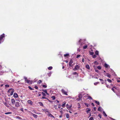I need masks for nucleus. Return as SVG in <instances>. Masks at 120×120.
I'll use <instances>...</instances> for the list:
<instances>
[{
    "instance_id": "f257e3e1",
    "label": "nucleus",
    "mask_w": 120,
    "mask_h": 120,
    "mask_svg": "<svg viewBox=\"0 0 120 120\" xmlns=\"http://www.w3.org/2000/svg\"><path fill=\"white\" fill-rule=\"evenodd\" d=\"M14 92V90L12 88L8 90V93H10L11 92L10 94V95H12L13 94Z\"/></svg>"
},
{
    "instance_id": "a18cd8bd",
    "label": "nucleus",
    "mask_w": 120,
    "mask_h": 120,
    "mask_svg": "<svg viewBox=\"0 0 120 120\" xmlns=\"http://www.w3.org/2000/svg\"><path fill=\"white\" fill-rule=\"evenodd\" d=\"M88 97V99H90L92 100V98H91V97L90 96H89Z\"/></svg>"
},
{
    "instance_id": "69168bd1",
    "label": "nucleus",
    "mask_w": 120,
    "mask_h": 120,
    "mask_svg": "<svg viewBox=\"0 0 120 120\" xmlns=\"http://www.w3.org/2000/svg\"><path fill=\"white\" fill-rule=\"evenodd\" d=\"M110 119H112V120H115L113 119L111 117H110Z\"/></svg>"
},
{
    "instance_id": "0eeeda50",
    "label": "nucleus",
    "mask_w": 120,
    "mask_h": 120,
    "mask_svg": "<svg viewBox=\"0 0 120 120\" xmlns=\"http://www.w3.org/2000/svg\"><path fill=\"white\" fill-rule=\"evenodd\" d=\"M73 63V61L72 60V59H71L69 63V65L71 67L72 66V65H71V64Z\"/></svg>"
},
{
    "instance_id": "4d7b16f0",
    "label": "nucleus",
    "mask_w": 120,
    "mask_h": 120,
    "mask_svg": "<svg viewBox=\"0 0 120 120\" xmlns=\"http://www.w3.org/2000/svg\"><path fill=\"white\" fill-rule=\"evenodd\" d=\"M42 99H47L46 97H44L43 96L42 98Z\"/></svg>"
},
{
    "instance_id": "aec40b11",
    "label": "nucleus",
    "mask_w": 120,
    "mask_h": 120,
    "mask_svg": "<svg viewBox=\"0 0 120 120\" xmlns=\"http://www.w3.org/2000/svg\"><path fill=\"white\" fill-rule=\"evenodd\" d=\"M94 102L97 104L98 105H99L100 103L98 101L96 100H94Z\"/></svg>"
},
{
    "instance_id": "a19ab883",
    "label": "nucleus",
    "mask_w": 120,
    "mask_h": 120,
    "mask_svg": "<svg viewBox=\"0 0 120 120\" xmlns=\"http://www.w3.org/2000/svg\"><path fill=\"white\" fill-rule=\"evenodd\" d=\"M85 105L87 107H88L89 106V104L87 103H85Z\"/></svg>"
},
{
    "instance_id": "a878e982",
    "label": "nucleus",
    "mask_w": 120,
    "mask_h": 120,
    "mask_svg": "<svg viewBox=\"0 0 120 120\" xmlns=\"http://www.w3.org/2000/svg\"><path fill=\"white\" fill-rule=\"evenodd\" d=\"M39 104L41 106H43V105L42 103L41 102H40L39 103Z\"/></svg>"
},
{
    "instance_id": "680f3d73",
    "label": "nucleus",
    "mask_w": 120,
    "mask_h": 120,
    "mask_svg": "<svg viewBox=\"0 0 120 120\" xmlns=\"http://www.w3.org/2000/svg\"><path fill=\"white\" fill-rule=\"evenodd\" d=\"M91 105H92V106H94V103H92Z\"/></svg>"
},
{
    "instance_id": "6ab92c4d",
    "label": "nucleus",
    "mask_w": 120,
    "mask_h": 120,
    "mask_svg": "<svg viewBox=\"0 0 120 120\" xmlns=\"http://www.w3.org/2000/svg\"><path fill=\"white\" fill-rule=\"evenodd\" d=\"M15 118L16 119H18L19 120L22 119L19 116H16L15 117Z\"/></svg>"
},
{
    "instance_id": "6e6d98bb",
    "label": "nucleus",
    "mask_w": 120,
    "mask_h": 120,
    "mask_svg": "<svg viewBox=\"0 0 120 120\" xmlns=\"http://www.w3.org/2000/svg\"><path fill=\"white\" fill-rule=\"evenodd\" d=\"M34 88L36 89H37L38 88V87L36 86H34Z\"/></svg>"
},
{
    "instance_id": "473e14b6",
    "label": "nucleus",
    "mask_w": 120,
    "mask_h": 120,
    "mask_svg": "<svg viewBox=\"0 0 120 120\" xmlns=\"http://www.w3.org/2000/svg\"><path fill=\"white\" fill-rule=\"evenodd\" d=\"M69 55V54H64V57H67Z\"/></svg>"
},
{
    "instance_id": "9d476101",
    "label": "nucleus",
    "mask_w": 120,
    "mask_h": 120,
    "mask_svg": "<svg viewBox=\"0 0 120 120\" xmlns=\"http://www.w3.org/2000/svg\"><path fill=\"white\" fill-rule=\"evenodd\" d=\"M79 69V66L77 65H76L75 68V70H77Z\"/></svg>"
},
{
    "instance_id": "8fccbe9b",
    "label": "nucleus",
    "mask_w": 120,
    "mask_h": 120,
    "mask_svg": "<svg viewBox=\"0 0 120 120\" xmlns=\"http://www.w3.org/2000/svg\"><path fill=\"white\" fill-rule=\"evenodd\" d=\"M41 80H39L38 81V84H40V83H41Z\"/></svg>"
},
{
    "instance_id": "49530a36",
    "label": "nucleus",
    "mask_w": 120,
    "mask_h": 120,
    "mask_svg": "<svg viewBox=\"0 0 120 120\" xmlns=\"http://www.w3.org/2000/svg\"><path fill=\"white\" fill-rule=\"evenodd\" d=\"M92 57L93 58H95L96 57V56L95 55H93Z\"/></svg>"
},
{
    "instance_id": "bf43d9fd",
    "label": "nucleus",
    "mask_w": 120,
    "mask_h": 120,
    "mask_svg": "<svg viewBox=\"0 0 120 120\" xmlns=\"http://www.w3.org/2000/svg\"><path fill=\"white\" fill-rule=\"evenodd\" d=\"M94 54V53L93 52H90V55H93Z\"/></svg>"
},
{
    "instance_id": "4c0bfd02",
    "label": "nucleus",
    "mask_w": 120,
    "mask_h": 120,
    "mask_svg": "<svg viewBox=\"0 0 120 120\" xmlns=\"http://www.w3.org/2000/svg\"><path fill=\"white\" fill-rule=\"evenodd\" d=\"M53 107L55 108V109H57V106L56 105H53Z\"/></svg>"
},
{
    "instance_id": "c03bdc74",
    "label": "nucleus",
    "mask_w": 120,
    "mask_h": 120,
    "mask_svg": "<svg viewBox=\"0 0 120 120\" xmlns=\"http://www.w3.org/2000/svg\"><path fill=\"white\" fill-rule=\"evenodd\" d=\"M97 68L98 69L100 70V69H101V67L100 66H98L97 67Z\"/></svg>"
},
{
    "instance_id": "09e8293b",
    "label": "nucleus",
    "mask_w": 120,
    "mask_h": 120,
    "mask_svg": "<svg viewBox=\"0 0 120 120\" xmlns=\"http://www.w3.org/2000/svg\"><path fill=\"white\" fill-rule=\"evenodd\" d=\"M32 112L35 113H37L34 110H33L32 111Z\"/></svg>"
},
{
    "instance_id": "e2e57ef3",
    "label": "nucleus",
    "mask_w": 120,
    "mask_h": 120,
    "mask_svg": "<svg viewBox=\"0 0 120 120\" xmlns=\"http://www.w3.org/2000/svg\"><path fill=\"white\" fill-rule=\"evenodd\" d=\"M112 91H113V92H114V89L113 88H112Z\"/></svg>"
},
{
    "instance_id": "412c9836",
    "label": "nucleus",
    "mask_w": 120,
    "mask_h": 120,
    "mask_svg": "<svg viewBox=\"0 0 120 120\" xmlns=\"http://www.w3.org/2000/svg\"><path fill=\"white\" fill-rule=\"evenodd\" d=\"M67 108V109L69 110V109H70V107H69L70 106L68 104L66 105Z\"/></svg>"
},
{
    "instance_id": "2f4dec72",
    "label": "nucleus",
    "mask_w": 120,
    "mask_h": 120,
    "mask_svg": "<svg viewBox=\"0 0 120 120\" xmlns=\"http://www.w3.org/2000/svg\"><path fill=\"white\" fill-rule=\"evenodd\" d=\"M52 68V67L50 66L48 68V69L49 70H51Z\"/></svg>"
},
{
    "instance_id": "6e6552de",
    "label": "nucleus",
    "mask_w": 120,
    "mask_h": 120,
    "mask_svg": "<svg viewBox=\"0 0 120 120\" xmlns=\"http://www.w3.org/2000/svg\"><path fill=\"white\" fill-rule=\"evenodd\" d=\"M26 82L28 84H31L32 82V81L30 80H26Z\"/></svg>"
},
{
    "instance_id": "79ce46f5",
    "label": "nucleus",
    "mask_w": 120,
    "mask_h": 120,
    "mask_svg": "<svg viewBox=\"0 0 120 120\" xmlns=\"http://www.w3.org/2000/svg\"><path fill=\"white\" fill-rule=\"evenodd\" d=\"M90 120H94L93 117H90L89 119Z\"/></svg>"
},
{
    "instance_id": "37998d69",
    "label": "nucleus",
    "mask_w": 120,
    "mask_h": 120,
    "mask_svg": "<svg viewBox=\"0 0 120 120\" xmlns=\"http://www.w3.org/2000/svg\"><path fill=\"white\" fill-rule=\"evenodd\" d=\"M94 63L96 64H98V63L96 61H95L94 62Z\"/></svg>"
},
{
    "instance_id": "58836bf2",
    "label": "nucleus",
    "mask_w": 120,
    "mask_h": 120,
    "mask_svg": "<svg viewBox=\"0 0 120 120\" xmlns=\"http://www.w3.org/2000/svg\"><path fill=\"white\" fill-rule=\"evenodd\" d=\"M53 100H54L55 99V96H53L51 97Z\"/></svg>"
},
{
    "instance_id": "39448f33",
    "label": "nucleus",
    "mask_w": 120,
    "mask_h": 120,
    "mask_svg": "<svg viewBox=\"0 0 120 120\" xmlns=\"http://www.w3.org/2000/svg\"><path fill=\"white\" fill-rule=\"evenodd\" d=\"M61 90L63 94L66 95H68L67 92H66L64 90V89H62Z\"/></svg>"
},
{
    "instance_id": "4468645a",
    "label": "nucleus",
    "mask_w": 120,
    "mask_h": 120,
    "mask_svg": "<svg viewBox=\"0 0 120 120\" xmlns=\"http://www.w3.org/2000/svg\"><path fill=\"white\" fill-rule=\"evenodd\" d=\"M13 96L15 98H17L18 97V94L16 93H14L13 95Z\"/></svg>"
},
{
    "instance_id": "7c9ffc66",
    "label": "nucleus",
    "mask_w": 120,
    "mask_h": 120,
    "mask_svg": "<svg viewBox=\"0 0 120 120\" xmlns=\"http://www.w3.org/2000/svg\"><path fill=\"white\" fill-rule=\"evenodd\" d=\"M42 91H43L44 92H45V93H46L47 94H48L47 93V90H43Z\"/></svg>"
},
{
    "instance_id": "cd10ccee",
    "label": "nucleus",
    "mask_w": 120,
    "mask_h": 120,
    "mask_svg": "<svg viewBox=\"0 0 120 120\" xmlns=\"http://www.w3.org/2000/svg\"><path fill=\"white\" fill-rule=\"evenodd\" d=\"M95 54L97 55H98V51H96L95 52Z\"/></svg>"
},
{
    "instance_id": "9b49d317",
    "label": "nucleus",
    "mask_w": 120,
    "mask_h": 120,
    "mask_svg": "<svg viewBox=\"0 0 120 120\" xmlns=\"http://www.w3.org/2000/svg\"><path fill=\"white\" fill-rule=\"evenodd\" d=\"M47 115L51 117H53L54 118V117L53 116V115H52L51 114L49 113H48Z\"/></svg>"
},
{
    "instance_id": "dca6fc26",
    "label": "nucleus",
    "mask_w": 120,
    "mask_h": 120,
    "mask_svg": "<svg viewBox=\"0 0 120 120\" xmlns=\"http://www.w3.org/2000/svg\"><path fill=\"white\" fill-rule=\"evenodd\" d=\"M63 103H64L61 106L63 108H64L66 102L65 101H64L63 102Z\"/></svg>"
},
{
    "instance_id": "f03ea898",
    "label": "nucleus",
    "mask_w": 120,
    "mask_h": 120,
    "mask_svg": "<svg viewBox=\"0 0 120 120\" xmlns=\"http://www.w3.org/2000/svg\"><path fill=\"white\" fill-rule=\"evenodd\" d=\"M4 35L5 34H3L0 36V44L1 43V41L3 39V38L5 37Z\"/></svg>"
},
{
    "instance_id": "72a5a7b5",
    "label": "nucleus",
    "mask_w": 120,
    "mask_h": 120,
    "mask_svg": "<svg viewBox=\"0 0 120 120\" xmlns=\"http://www.w3.org/2000/svg\"><path fill=\"white\" fill-rule=\"evenodd\" d=\"M42 86L44 88H46L47 87V86L46 85H42Z\"/></svg>"
},
{
    "instance_id": "f704fd0d",
    "label": "nucleus",
    "mask_w": 120,
    "mask_h": 120,
    "mask_svg": "<svg viewBox=\"0 0 120 120\" xmlns=\"http://www.w3.org/2000/svg\"><path fill=\"white\" fill-rule=\"evenodd\" d=\"M28 88H29L30 89V90H34V89H33V88H31V87H30V86H28Z\"/></svg>"
},
{
    "instance_id": "603ef678",
    "label": "nucleus",
    "mask_w": 120,
    "mask_h": 120,
    "mask_svg": "<svg viewBox=\"0 0 120 120\" xmlns=\"http://www.w3.org/2000/svg\"><path fill=\"white\" fill-rule=\"evenodd\" d=\"M11 112H7V113H5V114H10L11 113Z\"/></svg>"
},
{
    "instance_id": "e433bc0d",
    "label": "nucleus",
    "mask_w": 120,
    "mask_h": 120,
    "mask_svg": "<svg viewBox=\"0 0 120 120\" xmlns=\"http://www.w3.org/2000/svg\"><path fill=\"white\" fill-rule=\"evenodd\" d=\"M24 79H25V82L26 83V80H27V78L26 77H24Z\"/></svg>"
},
{
    "instance_id": "3c124183",
    "label": "nucleus",
    "mask_w": 120,
    "mask_h": 120,
    "mask_svg": "<svg viewBox=\"0 0 120 120\" xmlns=\"http://www.w3.org/2000/svg\"><path fill=\"white\" fill-rule=\"evenodd\" d=\"M99 83V82H97L94 83V84L95 85H96Z\"/></svg>"
},
{
    "instance_id": "b1692460",
    "label": "nucleus",
    "mask_w": 120,
    "mask_h": 120,
    "mask_svg": "<svg viewBox=\"0 0 120 120\" xmlns=\"http://www.w3.org/2000/svg\"><path fill=\"white\" fill-rule=\"evenodd\" d=\"M66 118H68L69 117V115L68 113H67L66 114Z\"/></svg>"
},
{
    "instance_id": "20e7f679",
    "label": "nucleus",
    "mask_w": 120,
    "mask_h": 120,
    "mask_svg": "<svg viewBox=\"0 0 120 120\" xmlns=\"http://www.w3.org/2000/svg\"><path fill=\"white\" fill-rule=\"evenodd\" d=\"M43 110L45 112L46 114H48V113H50L47 109H43Z\"/></svg>"
},
{
    "instance_id": "13d9d810",
    "label": "nucleus",
    "mask_w": 120,
    "mask_h": 120,
    "mask_svg": "<svg viewBox=\"0 0 120 120\" xmlns=\"http://www.w3.org/2000/svg\"><path fill=\"white\" fill-rule=\"evenodd\" d=\"M60 112L61 113V114L63 113V112L62 110H61L60 111Z\"/></svg>"
},
{
    "instance_id": "de8ad7c7",
    "label": "nucleus",
    "mask_w": 120,
    "mask_h": 120,
    "mask_svg": "<svg viewBox=\"0 0 120 120\" xmlns=\"http://www.w3.org/2000/svg\"><path fill=\"white\" fill-rule=\"evenodd\" d=\"M5 87H9V85H5Z\"/></svg>"
},
{
    "instance_id": "c756f323",
    "label": "nucleus",
    "mask_w": 120,
    "mask_h": 120,
    "mask_svg": "<svg viewBox=\"0 0 120 120\" xmlns=\"http://www.w3.org/2000/svg\"><path fill=\"white\" fill-rule=\"evenodd\" d=\"M103 115L105 116H107V115L106 114L105 112L104 111L103 112Z\"/></svg>"
},
{
    "instance_id": "5fc2aeb1",
    "label": "nucleus",
    "mask_w": 120,
    "mask_h": 120,
    "mask_svg": "<svg viewBox=\"0 0 120 120\" xmlns=\"http://www.w3.org/2000/svg\"><path fill=\"white\" fill-rule=\"evenodd\" d=\"M98 116L99 117H100V118H101V115L100 114H99L98 115Z\"/></svg>"
},
{
    "instance_id": "393cba45",
    "label": "nucleus",
    "mask_w": 120,
    "mask_h": 120,
    "mask_svg": "<svg viewBox=\"0 0 120 120\" xmlns=\"http://www.w3.org/2000/svg\"><path fill=\"white\" fill-rule=\"evenodd\" d=\"M107 76L109 78H110L111 77L110 75L108 73H107Z\"/></svg>"
},
{
    "instance_id": "a211bd4d",
    "label": "nucleus",
    "mask_w": 120,
    "mask_h": 120,
    "mask_svg": "<svg viewBox=\"0 0 120 120\" xmlns=\"http://www.w3.org/2000/svg\"><path fill=\"white\" fill-rule=\"evenodd\" d=\"M81 41H81V39L79 41V44H80L81 45H83V44H84V43L83 42L82 43L81 42V43H80V42Z\"/></svg>"
},
{
    "instance_id": "4be33fe9",
    "label": "nucleus",
    "mask_w": 120,
    "mask_h": 120,
    "mask_svg": "<svg viewBox=\"0 0 120 120\" xmlns=\"http://www.w3.org/2000/svg\"><path fill=\"white\" fill-rule=\"evenodd\" d=\"M102 108L101 107H99L98 108V110L99 111H101V110Z\"/></svg>"
},
{
    "instance_id": "774afa93",
    "label": "nucleus",
    "mask_w": 120,
    "mask_h": 120,
    "mask_svg": "<svg viewBox=\"0 0 120 120\" xmlns=\"http://www.w3.org/2000/svg\"><path fill=\"white\" fill-rule=\"evenodd\" d=\"M95 71L96 72H98V71L97 70H95Z\"/></svg>"
},
{
    "instance_id": "bb28decb",
    "label": "nucleus",
    "mask_w": 120,
    "mask_h": 120,
    "mask_svg": "<svg viewBox=\"0 0 120 120\" xmlns=\"http://www.w3.org/2000/svg\"><path fill=\"white\" fill-rule=\"evenodd\" d=\"M87 45H86L85 46H83V48L84 49H86L87 48Z\"/></svg>"
},
{
    "instance_id": "423d86ee",
    "label": "nucleus",
    "mask_w": 120,
    "mask_h": 120,
    "mask_svg": "<svg viewBox=\"0 0 120 120\" xmlns=\"http://www.w3.org/2000/svg\"><path fill=\"white\" fill-rule=\"evenodd\" d=\"M19 102H16L15 104V106L16 107H19Z\"/></svg>"
},
{
    "instance_id": "0e129e2a",
    "label": "nucleus",
    "mask_w": 120,
    "mask_h": 120,
    "mask_svg": "<svg viewBox=\"0 0 120 120\" xmlns=\"http://www.w3.org/2000/svg\"><path fill=\"white\" fill-rule=\"evenodd\" d=\"M20 110H21L22 111H23V108H21L20 109Z\"/></svg>"
},
{
    "instance_id": "2eb2a0df",
    "label": "nucleus",
    "mask_w": 120,
    "mask_h": 120,
    "mask_svg": "<svg viewBox=\"0 0 120 120\" xmlns=\"http://www.w3.org/2000/svg\"><path fill=\"white\" fill-rule=\"evenodd\" d=\"M27 102L28 103L30 104L31 105H32L33 104V102L32 101L30 100H28Z\"/></svg>"
},
{
    "instance_id": "c9c22d12",
    "label": "nucleus",
    "mask_w": 120,
    "mask_h": 120,
    "mask_svg": "<svg viewBox=\"0 0 120 120\" xmlns=\"http://www.w3.org/2000/svg\"><path fill=\"white\" fill-rule=\"evenodd\" d=\"M107 81L109 82H112V81L109 79H107Z\"/></svg>"
},
{
    "instance_id": "052dcab7",
    "label": "nucleus",
    "mask_w": 120,
    "mask_h": 120,
    "mask_svg": "<svg viewBox=\"0 0 120 120\" xmlns=\"http://www.w3.org/2000/svg\"><path fill=\"white\" fill-rule=\"evenodd\" d=\"M99 80H100L101 81H103V79H99Z\"/></svg>"
},
{
    "instance_id": "ddd939ff",
    "label": "nucleus",
    "mask_w": 120,
    "mask_h": 120,
    "mask_svg": "<svg viewBox=\"0 0 120 120\" xmlns=\"http://www.w3.org/2000/svg\"><path fill=\"white\" fill-rule=\"evenodd\" d=\"M3 103L8 108L9 107V106L8 105L7 103L6 102H3Z\"/></svg>"
},
{
    "instance_id": "7ed1b4c3",
    "label": "nucleus",
    "mask_w": 120,
    "mask_h": 120,
    "mask_svg": "<svg viewBox=\"0 0 120 120\" xmlns=\"http://www.w3.org/2000/svg\"><path fill=\"white\" fill-rule=\"evenodd\" d=\"M79 98L77 99L78 101H80L82 97V96L81 94H79L78 96Z\"/></svg>"
},
{
    "instance_id": "864d4df0",
    "label": "nucleus",
    "mask_w": 120,
    "mask_h": 120,
    "mask_svg": "<svg viewBox=\"0 0 120 120\" xmlns=\"http://www.w3.org/2000/svg\"><path fill=\"white\" fill-rule=\"evenodd\" d=\"M80 55H78L77 56V58H78L80 57Z\"/></svg>"
},
{
    "instance_id": "f3484780",
    "label": "nucleus",
    "mask_w": 120,
    "mask_h": 120,
    "mask_svg": "<svg viewBox=\"0 0 120 120\" xmlns=\"http://www.w3.org/2000/svg\"><path fill=\"white\" fill-rule=\"evenodd\" d=\"M86 68L88 69H89L90 68L88 64H87L86 66Z\"/></svg>"
},
{
    "instance_id": "338daca9",
    "label": "nucleus",
    "mask_w": 120,
    "mask_h": 120,
    "mask_svg": "<svg viewBox=\"0 0 120 120\" xmlns=\"http://www.w3.org/2000/svg\"><path fill=\"white\" fill-rule=\"evenodd\" d=\"M82 61L83 62H84V58H83L82 59Z\"/></svg>"
},
{
    "instance_id": "f8f14e48",
    "label": "nucleus",
    "mask_w": 120,
    "mask_h": 120,
    "mask_svg": "<svg viewBox=\"0 0 120 120\" xmlns=\"http://www.w3.org/2000/svg\"><path fill=\"white\" fill-rule=\"evenodd\" d=\"M11 102L13 104H14L15 103V101L14 99H12L11 100Z\"/></svg>"
},
{
    "instance_id": "ea45409f",
    "label": "nucleus",
    "mask_w": 120,
    "mask_h": 120,
    "mask_svg": "<svg viewBox=\"0 0 120 120\" xmlns=\"http://www.w3.org/2000/svg\"><path fill=\"white\" fill-rule=\"evenodd\" d=\"M42 95L43 96H46V95L43 92H42Z\"/></svg>"
},
{
    "instance_id": "c85d7f7f",
    "label": "nucleus",
    "mask_w": 120,
    "mask_h": 120,
    "mask_svg": "<svg viewBox=\"0 0 120 120\" xmlns=\"http://www.w3.org/2000/svg\"><path fill=\"white\" fill-rule=\"evenodd\" d=\"M108 65L107 64H105V67L106 68H107L108 67Z\"/></svg>"
},
{
    "instance_id": "5701e85b",
    "label": "nucleus",
    "mask_w": 120,
    "mask_h": 120,
    "mask_svg": "<svg viewBox=\"0 0 120 120\" xmlns=\"http://www.w3.org/2000/svg\"><path fill=\"white\" fill-rule=\"evenodd\" d=\"M88 109V110L86 111V112H87V113H88V112H89L90 111L91 109H90L89 108H87L86 109Z\"/></svg>"
},
{
    "instance_id": "1a4fd4ad",
    "label": "nucleus",
    "mask_w": 120,
    "mask_h": 120,
    "mask_svg": "<svg viewBox=\"0 0 120 120\" xmlns=\"http://www.w3.org/2000/svg\"><path fill=\"white\" fill-rule=\"evenodd\" d=\"M31 113L34 118H37L38 117V116L37 115L34 114L32 112H31Z\"/></svg>"
}]
</instances>
